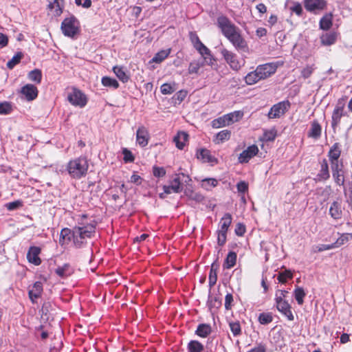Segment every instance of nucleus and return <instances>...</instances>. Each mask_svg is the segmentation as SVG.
<instances>
[{"mask_svg": "<svg viewBox=\"0 0 352 352\" xmlns=\"http://www.w3.org/2000/svg\"><path fill=\"white\" fill-rule=\"evenodd\" d=\"M197 158L201 159L204 162L217 163V160L210 154V151L206 148L200 149L197 153Z\"/></svg>", "mask_w": 352, "mask_h": 352, "instance_id": "bb28decb", "label": "nucleus"}, {"mask_svg": "<svg viewBox=\"0 0 352 352\" xmlns=\"http://www.w3.org/2000/svg\"><path fill=\"white\" fill-rule=\"evenodd\" d=\"M22 206L23 201L21 200H16L6 204V208L10 211L16 210Z\"/></svg>", "mask_w": 352, "mask_h": 352, "instance_id": "3c124183", "label": "nucleus"}, {"mask_svg": "<svg viewBox=\"0 0 352 352\" xmlns=\"http://www.w3.org/2000/svg\"><path fill=\"white\" fill-rule=\"evenodd\" d=\"M219 268V265L214 262L211 265L210 273H209V277H208V283L210 287H213L217 280V271Z\"/></svg>", "mask_w": 352, "mask_h": 352, "instance_id": "7c9ffc66", "label": "nucleus"}, {"mask_svg": "<svg viewBox=\"0 0 352 352\" xmlns=\"http://www.w3.org/2000/svg\"><path fill=\"white\" fill-rule=\"evenodd\" d=\"M113 71L118 79L122 82H126L129 80V76L126 74L124 67L115 66L113 68Z\"/></svg>", "mask_w": 352, "mask_h": 352, "instance_id": "2f4dec72", "label": "nucleus"}, {"mask_svg": "<svg viewBox=\"0 0 352 352\" xmlns=\"http://www.w3.org/2000/svg\"><path fill=\"white\" fill-rule=\"evenodd\" d=\"M276 307L278 309H283L284 307H288L290 305L286 300H275Z\"/></svg>", "mask_w": 352, "mask_h": 352, "instance_id": "774afa93", "label": "nucleus"}, {"mask_svg": "<svg viewBox=\"0 0 352 352\" xmlns=\"http://www.w3.org/2000/svg\"><path fill=\"white\" fill-rule=\"evenodd\" d=\"M150 138L148 129L144 126H140L136 131V142L141 147H145L148 143Z\"/></svg>", "mask_w": 352, "mask_h": 352, "instance_id": "f3484780", "label": "nucleus"}, {"mask_svg": "<svg viewBox=\"0 0 352 352\" xmlns=\"http://www.w3.org/2000/svg\"><path fill=\"white\" fill-rule=\"evenodd\" d=\"M314 70V65H311V66L308 65L302 69L301 74L304 78H307L311 75Z\"/></svg>", "mask_w": 352, "mask_h": 352, "instance_id": "052dcab7", "label": "nucleus"}, {"mask_svg": "<svg viewBox=\"0 0 352 352\" xmlns=\"http://www.w3.org/2000/svg\"><path fill=\"white\" fill-rule=\"evenodd\" d=\"M291 10L296 13L298 16H301L302 13V8L299 3H296L290 8Z\"/></svg>", "mask_w": 352, "mask_h": 352, "instance_id": "69168bd1", "label": "nucleus"}, {"mask_svg": "<svg viewBox=\"0 0 352 352\" xmlns=\"http://www.w3.org/2000/svg\"><path fill=\"white\" fill-rule=\"evenodd\" d=\"M258 321L262 324H269L272 321V316L270 313H262L258 316Z\"/></svg>", "mask_w": 352, "mask_h": 352, "instance_id": "8fccbe9b", "label": "nucleus"}, {"mask_svg": "<svg viewBox=\"0 0 352 352\" xmlns=\"http://www.w3.org/2000/svg\"><path fill=\"white\" fill-rule=\"evenodd\" d=\"M28 78L30 80L39 84L42 79L41 71L38 69H35L28 73Z\"/></svg>", "mask_w": 352, "mask_h": 352, "instance_id": "e433bc0d", "label": "nucleus"}, {"mask_svg": "<svg viewBox=\"0 0 352 352\" xmlns=\"http://www.w3.org/2000/svg\"><path fill=\"white\" fill-rule=\"evenodd\" d=\"M294 298L298 305H301L304 302V298L306 295L304 289L302 287H298L294 292Z\"/></svg>", "mask_w": 352, "mask_h": 352, "instance_id": "ea45409f", "label": "nucleus"}, {"mask_svg": "<svg viewBox=\"0 0 352 352\" xmlns=\"http://www.w3.org/2000/svg\"><path fill=\"white\" fill-rule=\"evenodd\" d=\"M352 238V234L349 233H344L340 235V236L336 240V241L333 243L335 245V248L340 247L346 242H348Z\"/></svg>", "mask_w": 352, "mask_h": 352, "instance_id": "79ce46f5", "label": "nucleus"}, {"mask_svg": "<svg viewBox=\"0 0 352 352\" xmlns=\"http://www.w3.org/2000/svg\"><path fill=\"white\" fill-rule=\"evenodd\" d=\"M205 63L208 64V57H204V59H198L192 61L188 67V73L190 74H197L199 69L204 65Z\"/></svg>", "mask_w": 352, "mask_h": 352, "instance_id": "a878e982", "label": "nucleus"}, {"mask_svg": "<svg viewBox=\"0 0 352 352\" xmlns=\"http://www.w3.org/2000/svg\"><path fill=\"white\" fill-rule=\"evenodd\" d=\"M73 244L75 248H81L86 245L88 228L85 225L78 223V225L73 228Z\"/></svg>", "mask_w": 352, "mask_h": 352, "instance_id": "20e7f679", "label": "nucleus"}, {"mask_svg": "<svg viewBox=\"0 0 352 352\" xmlns=\"http://www.w3.org/2000/svg\"><path fill=\"white\" fill-rule=\"evenodd\" d=\"M330 178L329 164L327 159H322L320 162V170L316 175V182H325Z\"/></svg>", "mask_w": 352, "mask_h": 352, "instance_id": "4468645a", "label": "nucleus"}, {"mask_svg": "<svg viewBox=\"0 0 352 352\" xmlns=\"http://www.w3.org/2000/svg\"><path fill=\"white\" fill-rule=\"evenodd\" d=\"M88 168V160L86 157H80L69 162L67 170L69 175L74 178L85 176Z\"/></svg>", "mask_w": 352, "mask_h": 352, "instance_id": "7ed1b4c3", "label": "nucleus"}, {"mask_svg": "<svg viewBox=\"0 0 352 352\" xmlns=\"http://www.w3.org/2000/svg\"><path fill=\"white\" fill-rule=\"evenodd\" d=\"M236 188L239 192L245 193L248 190V184L244 181H241L236 184Z\"/></svg>", "mask_w": 352, "mask_h": 352, "instance_id": "e2e57ef3", "label": "nucleus"}, {"mask_svg": "<svg viewBox=\"0 0 352 352\" xmlns=\"http://www.w3.org/2000/svg\"><path fill=\"white\" fill-rule=\"evenodd\" d=\"M218 28L223 35L232 44L237 51L247 52L248 47L243 38L240 29L236 27L227 16H220L217 19Z\"/></svg>", "mask_w": 352, "mask_h": 352, "instance_id": "f257e3e1", "label": "nucleus"}, {"mask_svg": "<svg viewBox=\"0 0 352 352\" xmlns=\"http://www.w3.org/2000/svg\"><path fill=\"white\" fill-rule=\"evenodd\" d=\"M72 273L70 265L67 263L59 266L56 270V274L60 278H65Z\"/></svg>", "mask_w": 352, "mask_h": 352, "instance_id": "473e14b6", "label": "nucleus"}, {"mask_svg": "<svg viewBox=\"0 0 352 352\" xmlns=\"http://www.w3.org/2000/svg\"><path fill=\"white\" fill-rule=\"evenodd\" d=\"M329 214L333 219L338 220L342 218V208L341 201H333L329 207Z\"/></svg>", "mask_w": 352, "mask_h": 352, "instance_id": "6ab92c4d", "label": "nucleus"}, {"mask_svg": "<svg viewBox=\"0 0 352 352\" xmlns=\"http://www.w3.org/2000/svg\"><path fill=\"white\" fill-rule=\"evenodd\" d=\"M221 54L231 69L235 71L241 69V65L236 54L225 48L221 50Z\"/></svg>", "mask_w": 352, "mask_h": 352, "instance_id": "9d476101", "label": "nucleus"}, {"mask_svg": "<svg viewBox=\"0 0 352 352\" xmlns=\"http://www.w3.org/2000/svg\"><path fill=\"white\" fill-rule=\"evenodd\" d=\"M123 160L125 163L133 162L135 160L133 153L127 148L122 149Z\"/></svg>", "mask_w": 352, "mask_h": 352, "instance_id": "5fc2aeb1", "label": "nucleus"}, {"mask_svg": "<svg viewBox=\"0 0 352 352\" xmlns=\"http://www.w3.org/2000/svg\"><path fill=\"white\" fill-rule=\"evenodd\" d=\"M232 215L230 213H226L221 219L219 222V228L218 230L222 232H228L230 226L232 223Z\"/></svg>", "mask_w": 352, "mask_h": 352, "instance_id": "c756f323", "label": "nucleus"}, {"mask_svg": "<svg viewBox=\"0 0 352 352\" xmlns=\"http://www.w3.org/2000/svg\"><path fill=\"white\" fill-rule=\"evenodd\" d=\"M338 34L336 32L323 33L320 37L321 44L324 46L333 45L336 42Z\"/></svg>", "mask_w": 352, "mask_h": 352, "instance_id": "412c9836", "label": "nucleus"}, {"mask_svg": "<svg viewBox=\"0 0 352 352\" xmlns=\"http://www.w3.org/2000/svg\"><path fill=\"white\" fill-rule=\"evenodd\" d=\"M181 176L186 178L185 182L191 181V179L188 175H186L184 173L176 174L175 177L170 181V184L168 185H164L163 186L164 192L166 194L180 192L183 189Z\"/></svg>", "mask_w": 352, "mask_h": 352, "instance_id": "423d86ee", "label": "nucleus"}, {"mask_svg": "<svg viewBox=\"0 0 352 352\" xmlns=\"http://www.w3.org/2000/svg\"><path fill=\"white\" fill-rule=\"evenodd\" d=\"M188 135L184 131L178 132L177 135L174 138V142L179 149H183L188 141Z\"/></svg>", "mask_w": 352, "mask_h": 352, "instance_id": "cd10ccee", "label": "nucleus"}, {"mask_svg": "<svg viewBox=\"0 0 352 352\" xmlns=\"http://www.w3.org/2000/svg\"><path fill=\"white\" fill-rule=\"evenodd\" d=\"M175 84L164 83L160 87V91L162 94H171L175 91Z\"/></svg>", "mask_w": 352, "mask_h": 352, "instance_id": "49530a36", "label": "nucleus"}, {"mask_svg": "<svg viewBox=\"0 0 352 352\" xmlns=\"http://www.w3.org/2000/svg\"><path fill=\"white\" fill-rule=\"evenodd\" d=\"M170 50H163L160 52H158L155 55L153 56V58L151 59V62L155 63H162L165 58H166L168 55L170 54Z\"/></svg>", "mask_w": 352, "mask_h": 352, "instance_id": "f704fd0d", "label": "nucleus"}, {"mask_svg": "<svg viewBox=\"0 0 352 352\" xmlns=\"http://www.w3.org/2000/svg\"><path fill=\"white\" fill-rule=\"evenodd\" d=\"M228 124V122L227 119H226L225 116L212 121V126L216 128L222 127Z\"/></svg>", "mask_w": 352, "mask_h": 352, "instance_id": "603ef678", "label": "nucleus"}, {"mask_svg": "<svg viewBox=\"0 0 352 352\" xmlns=\"http://www.w3.org/2000/svg\"><path fill=\"white\" fill-rule=\"evenodd\" d=\"M331 168L332 177L336 185L339 186H344L345 178L343 170V164L331 165Z\"/></svg>", "mask_w": 352, "mask_h": 352, "instance_id": "ddd939ff", "label": "nucleus"}, {"mask_svg": "<svg viewBox=\"0 0 352 352\" xmlns=\"http://www.w3.org/2000/svg\"><path fill=\"white\" fill-rule=\"evenodd\" d=\"M245 232V227L243 223H239L235 228V233L237 236H243Z\"/></svg>", "mask_w": 352, "mask_h": 352, "instance_id": "0e129e2a", "label": "nucleus"}, {"mask_svg": "<svg viewBox=\"0 0 352 352\" xmlns=\"http://www.w3.org/2000/svg\"><path fill=\"white\" fill-rule=\"evenodd\" d=\"M290 107V102L284 100L273 105L269 113L268 118L270 119L278 118L283 116Z\"/></svg>", "mask_w": 352, "mask_h": 352, "instance_id": "1a4fd4ad", "label": "nucleus"}, {"mask_svg": "<svg viewBox=\"0 0 352 352\" xmlns=\"http://www.w3.org/2000/svg\"><path fill=\"white\" fill-rule=\"evenodd\" d=\"M153 174L156 177H162L166 175V170L163 167L153 166Z\"/></svg>", "mask_w": 352, "mask_h": 352, "instance_id": "4d7b16f0", "label": "nucleus"}, {"mask_svg": "<svg viewBox=\"0 0 352 352\" xmlns=\"http://www.w3.org/2000/svg\"><path fill=\"white\" fill-rule=\"evenodd\" d=\"M230 131L228 130H223L217 134V140L218 143L228 140L230 138Z\"/></svg>", "mask_w": 352, "mask_h": 352, "instance_id": "de8ad7c7", "label": "nucleus"}, {"mask_svg": "<svg viewBox=\"0 0 352 352\" xmlns=\"http://www.w3.org/2000/svg\"><path fill=\"white\" fill-rule=\"evenodd\" d=\"M293 278V273L289 270H285L283 272H280L278 274V280L281 283H287V280L292 279Z\"/></svg>", "mask_w": 352, "mask_h": 352, "instance_id": "4c0bfd02", "label": "nucleus"}, {"mask_svg": "<svg viewBox=\"0 0 352 352\" xmlns=\"http://www.w3.org/2000/svg\"><path fill=\"white\" fill-rule=\"evenodd\" d=\"M102 84L104 87L114 89H117L119 87V83L116 79L107 76H104L102 78Z\"/></svg>", "mask_w": 352, "mask_h": 352, "instance_id": "a19ab883", "label": "nucleus"}, {"mask_svg": "<svg viewBox=\"0 0 352 352\" xmlns=\"http://www.w3.org/2000/svg\"><path fill=\"white\" fill-rule=\"evenodd\" d=\"M333 15L331 13L326 14L320 20V28L323 30H328L332 26Z\"/></svg>", "mask_w": 352, "mask_h": 352, "instance_id": "c85d7f7f", "label": "nucleus"}, {"mask_svg": "<svg viewBox=\"0 0 352 352\" xmlns=\"http://www.w3.org/2000/svg\"><path fill=\"white\" fill-rule=\"evenodd\" d=\"M277 135V131L275 129L265 131L263 139L267 142L274 141Z\"/></svg>", "mask_w": 352, "mask_h": 352, "instance_id": "a18cd8bd", "label": "nucleus"}, {"mask_svg": "<svg viewBox=\"0 0 352 352\" xmlns=\"http://www.w3.org/2000/svg\"><path fill=\"white\" fill-rule=\"evenodd\" d=\"M12 110V105L10 102H4L0 103V114L8 115L11 113Z\"/></svg>", "mask_w": 352, "mask_h": 352, "instance_id": "09e8293b", "label": "nucleus"}, {"mask_svg": "<svg viewBox=\"0 0 352 352\" xmlns=\"http://www.w3.org/2000/svg\"><path fill=\"white\" fill-rule=\"evenodd\" d=\"M227 232H222L220 230L217 231V243L219 246H223L226 243L227 239Z\"/></svg>", "mask_w": 352, "mask_h": 352, "instance_id": "864d4df0", "label": "nucleus"}, {"mask_svg": "<svg viewBox=\"0 0 352 352\" xmlns=\"http://www.w3.org/2000/svg\"><path fill=\"white\" fill-rule=\"evenodd\" d=\"M73 229L71 230L69 228H65L60 231L58 243L60 246L65 248L69 244L71 241H73Z\"/></svg>", "mask_w": 352, "mask_h": 352, "instance_id": "a211bd4d", "label": "nucleus"}, {"mask_svg": "<svg viewBox=\"0 0 352 352\" xmlns=\"http://www.w3.org/2000/svg\"><path fill=\"white\" fill-rule=\"evenodd\" d=\"M288 292L284 289H279L276 292L275 300H285Z\"/></svg>", "mask_w": 352, "mask_h": 352, "instance_id": "338daca9", "label": "nucleus"}, {"mask_svg": "<svg viewBox=\"0 0 352 352\" xmlns=\"http://www.w3.org/2000/svg\"><path fill=\"white\" fill-rule=\"evenodd\" d=\"M189 38L190 41L193 44L194 47H195L196 46L199 45V44H201L202 43L195 32H190Z\"/></svg>", "mask_w": 352, "mask_h": 352, "instance_id": "13d9d810", "label": "nucleus"}, {"mask_svg": "<svg viewBox=\"0 0 352 352\" xmlns=\"http://www.w3.org/2000/svg\"><path fill=\"white\" fill-rule=\"evenodd\" d=\"M344 107V101L343 100H339L333 109L331 116V126L334 132H336V128L339 125L342 117L345 115Z\"/></svg>", "mask_w": 352, "mask_h": 352, "instance_id": "6e6552de", "label": "nucleus"}, {"mask_svg": "<svg viewBox=\"0 0 352 352\" xmlns=\"http://www.w3.org/2000/svg\"><path fill=\"white\" fill-rule=\"evenodd\" d=\"M217 184V180L214 178H206L201 181V186L207 190H210L212 187H215Z\"/></svg>", "mask_w": 352, "mask_h": 352, "instance_id": "c03bdc74", "label": "nucleus"}, {"mask_svg": "<svg viewBox=\"0 0 352 352\" xmlns=\"http://www.w3.org/2000/svg\"><path fill=\"white\" fill-rule=\"evenodd\" d=\"M40 253L41 249L38 247H30L27 254L28 261L35 265H39L41 263V260L38 256Z\"/></svg>", "mask_w": 352, "mask_h": 352, "instance_id": "aec40b11", "label": "nucleus"}, {"mask_svg": "<svg viewBox=\"0 0 352 352\" xmlns=\"http://www.w3.org/2000/svg\"><path fill=\"white\" fill-rule=\"evenodd\" d=\"M199 53L201 55V59H204V57H208V65H211L213 63V56L211 54L210 50L202 43L195 47Z\"/></svg>", "mask_w": 352, "mask_h": 352, "instance_id": "393cba45", "label": "nucleus"}, {"mask_svg": "<svg viewBox=\"0 0 352 352\" xmlns=\"http://www.w3.org/2000/svg\"><path fill=\"white\" fill-rule=\"evenodd\" d=\"M63 0H49L48 8L55 16H60L63 12Z\"/></svg>", "mask_w": 352, "mask_h": 352, "instance_id": "4be33fe9", "label": "nucleus"}, {"mask_svg": "<svg viewBox=\"0 0 352 352\" xmlns=\"http://www.w3.org/2000/svg\"><path fill=\"white\" fill-rule=\"evenodd\" d=\"M278 65V63H267L258 65L254 71L249 72L245 76V83L248 85H253L261 80L271 77L276 73Z\"/></svg>", "mask_w": 352, "mask_h": 352, "instance_id": "f03ea898", "label": "nucleus"}, {"mask_svg": "<svg viewBox=\"0 0 352 352\" xmlns=\"http://www.w3.org/2000/svg\"><path fill=\"white\" fill-rule=\"evenodd\" d=\"M258 153V148L256 145L253 144L248 146L241 153H240L238 160L241 164L247 163L251 158L256 155Z\"/></svg>", "mask_w": 352, "mask_h": 352, "instance_id": "dca6fc26", "label": "nucleus"}, {"mask_svg": "<svg viewBox=\"0 0 352 352\" xmlns=\"http://www.w3.org/2000/svg\"><path fill=\"white\" fill-rule=\"evenodd\" d=\"M204 346L196 340H191L188 344V352H202Z\"/></svg>", "mask_w": 352, "mask_h": 352, "instance_id": "58836bf2", "label": "nucleus"}, {"mask_svg": "<svg viewBox=\"0 0 352 352\" xmlns=\"http://www.w3.org/2000/svg\"><path fill=\"white\" fill-rule=\"evenodd\" d=\"M341 144L339 142L334 143L327 153V157L331 166L333 164H343L342 160H340L341 155Z\"/></svg>", "mask_w": 352, "mask_h": 352, "instance_id": "9b49d317", "label": "nucleus"}, {"mask_svg": "<svg viewBox=\"0 0 352 352\" xmlns=\"http://www.w3.org/2000/svg\"><path fill=\"white\" fill-rule=\"evenodd\" d=\"M233 296L232 294H227L225 297V308L227 310H230L232 309V302H233Z\"/></svg>", "mask_w": 352, "mask_h": 352, "instance_id": "bf43d9fd", "label": "nucleus"}, {"mask_svg": "<svg viewBox=\"0 0 352 352\" xmlns=\"http://www.w3.org/2000/svg\"><path fill=\"white\" fill-rule=\"evenodd\" d=\"M187 91H185V90H180L179 91H177L175 96H174V98L178 101L179 103L182 102L184 99L187 96Z\"/></svg>", "mask_w": 352, "mask_h": 352, "instance_id": "680f3d73", "label": "nucleus"}, {"mask_svg": "<svg viewBox=\"0 0 352 352\" xmlns=\"http://www.w3.org/2000/svg\"><path fill=\"white\" fill-rule=\"evenodd\" d=\"M327 3L325 0H304L305 9L310 12L317 14L324 10Z\"/></svg>", "mask_w": 352, "mask_h": 352, "instance_id": "f8f14e48", "label": "nucleus"}, {"mask_svg": "<svg viewBox=\"0 0 352 352\" xmlns=\"http://www.w3.org/2000/svg\"><path fill=\"white\" fill-rule=\"evenodd\" d=\"M23 54L22 52H17L8 63L7 67L9 69H12L15 65L19 64L23 58Z\"/></svg>", "mask_w": 352, "mask_h": 352, "instance_id": "37998d69", "label": "nucleus"}, {"mask_svg": "<svg viewBox=\"0 0 352 352\" xmlns=\"http://www.w3.org/2000/svg\"><path fill=\"white\" fill-rule=\"evenodd\" d=\"M236 261V254L234 252H230L225 260L223 267L226 269H230L233 267Z\"/></svg>", "mask_w": 352, "mask_h": 352, "instance_id": "72a5a7b5", "label": "nucleus"}, {"mask_svg": "<svg viewBox=\"0 0 352 352\" xmlns=\"http://www.w3.org/2000/svg\"><path fill=\"white\" fill-rule=\"evenodd\" d=\"M61 30L65 36L74 37L80 31V23L74 16H70L63 21Z\"/></svg>", "mask_w": 352, "mask_h": 352, "instance_id": "39448f33", "label": "nucleus"}, {"mask_svg": "<svg viewBox=\"0 0 352 352\" xmlns=\"http://www.w3.org/2000/svg\"><path fill=\"white\" fill-rule=\"evenodd\" d=\"M43 292V284L40 281L34 283L32 288L29 290V297L34 302L35 300L39 298Z\"/></svg>", "mask_w": 352, "mask_h": 352, "instance_id": "5701e85b", "label": "nucleus"}, {"mask_svg": "<svg viewBox=\"0 0 352 352\" xmlns=\"http://www.w3.org/2000/svg\"><path fill=\"white\" fill-rule=\"evenodd\" d=\"M67 98L74 106L83 107L87 104V97L81 91L72 88L67 91Z\"/></svg>", "mask_w": 352, "mask_h": 352, "instance_id": "0eeeda50", "label": "nucleus"}, {"mask_svg": "<svg viewBox=\"0 0 352 352\" xmlns=\"http://www.w3.org/2000/svg\"><path fill=\"white\" fill-rule=\"evenodd\" d=\"M322 134V126L317 120H314L311 123V127L308 132L309 138L318 140Z\"/></svg>", "mask_w": 352, "mask_h": 352, "instance_id": "b1692460", "label": "nucleus"}, {"mask_svg": "<svg viewBox=\"0 0 352 352\" xmlns=\"http://www.w3.org/2000/svg\"><path fill=\"white\" fill-rule=\"evenodd\" d=\"M20 93L28 101H32L38 96V91L37 87L32 84H27L21 87Z\"/></svg>", "mask_w": 352, "mask_h": 352, "instance_id": "2eb2a0df", "label": "nucleus"}, {"mask_svg": "<svg viewBox=\"0 0 352 352\" xmlns=\"http://www.w3.org/2000/svg\"><path fill=\"white\" fill-rule=\"evenodd\" d=\"M291 309V306H289L288 307H284L283 309H278V311L282 313V314L285 316L289 320L292 321L294 320V315Z\"/></svg>", "mask_w": 352, "mask_h": 352, "instance_id": "6e6d98bb", "label": "nucleus"}, {"mask_svg": "<svg viewBox=\"0 0 352 352\" xmlns=\"http://www.w3.org/2000/svg\"><path fill=\"white\" fill-rule=\"evenodd\" d=\"M243 113L241 111H236L225 115L226 119H227L228 124H231L239 121L242 118Z\"/></svg>", "mask_w": 352, "mask_h": 352, "instance_id": "c9c22d12", "label": "nucleus"}]
</instances>
